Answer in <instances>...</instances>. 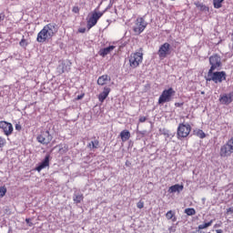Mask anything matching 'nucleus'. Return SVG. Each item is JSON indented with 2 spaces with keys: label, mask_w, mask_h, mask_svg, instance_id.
<instances>
[{
  "label": "nucleus",
  "mask_w": 233,
  "mask_h": 233,
  "mask_svg": "<svg viewBox=\"0 0 233 233\" xmlns=\"http://www.w3.org/2000/svg\"><path fill=\"white\" fill-rule=\"evenodd\" d=\"M57 34V25L56 23H49L46 25L43 29L37 34V43H46Z\"/></svg>",
  "instance_id": "nucleus-1"
},
{
  "label": "nucleus",
  "mask_w": 233,
  "mask_h": 233,
  "mask_svg": "<svg viewBox=\"0 0 233 233\" xmlns=\"http://www.w3.org/2000/svg\"><path fill=\"white\" fill-rule=\"evenodd\" d=\"M105 12H106V10L101 12L97 11V9H95L92 12L91 16L87 20L88 30H90V28H94V26L97 25V22L99 21V19H101V17H103Z\"/></svg>",
  "instance_id": "nucleus-2"
},
{
  "label": "nucleus",
  "mask_w": 233,
  "mask_h": 233,
  "mask_svg": "<svg viewBox=\"0 0 233 233\" xmlns=\"http://www.w3.org/2000/svg\"><path fill=\"white\" fill-rule=\"evenodd\" d=\"M206 81H214L216 84L223 83V81H227V73L225 71H212V73L208 75V72Z\"/></svg>",
  "instance_id": "nucleus-3"
},
{
  "label": "nucleus",
  "mask_w": 233,
  "mask_h": 233,
  "mask_svg": "<svg viewBox=\"0 0 233 233\" xmlns=\"http://www.w3.org/2000/svg\"><path fill=\"white\" fill-rule=\"evenodd\" d=\"M174 96H176V91L174 90V88L169 87L168 89H165L158 98V105H165V103H170Z\"/></svg>",
  "instance_id": "nucleus-4"
},
{
  "label": "nucleus",
  "mask_w": 233,
  "mask_h": 233,
  "mask_svg": "<svg viewBox=\"0 0 233 233\" xmlns=\"http://www.w3.org/2000/svg\"><path fill=\"white\" fill-rule=\"evenodd\" d=\"M190 132H192L190 124H179L177 130V139H185V137H188Z\"/></svg>",
  "instance_id": "nucleus-5"
},
{
  "label": "nucleus",
  "mask_w": 233,
  "mask_h": 233,
  "mask_svg": "<svg viewBox=\"0 0 233 233\" xmlns=\"http://www.w3.org/2000/svg\"><path fill=\"white\" fill-rule=\"evenodd\" d=\"M209 65L211 66L208 70V76H210L214 70H219V68L222 66L221 56L218 54H214L209 56Z\"/></svg>",
  "instance_id": "nucleus-6"
},
{
  "label": "nucleus",
  "mask_w": 233,
  "mask_h": 233,
  "mask_svg": "<svg viewBox=\"0 0 233 233\" xmlns=\"http://www.w3.org/2000/svg\"><path fill=\"white\" fill-rule=\"evenodd\" d=\"M147 26H148V23L145 21V18L138 17L135 21L133 32H135L137 35H139L140 34H143V32H145V28H147Z\"/></svg>",
  "instance_id": "nucleus-7"
},
{
  "label": "nucleus",
  "mask_w": 233,
  "mask_h": 233,
  "mask_svg": "<svg viewBox=\"0 0 233 233\" xmlns=\"http://www.w3.org/2000/svg\"><path fill=\"white\" fill-rule=\"evenodd\" d=\"M233 154V139H229L220 147V157H230Z\"/></svg>",
  "instance_id": "nucleus-8"
},
{
  "label": "nucleus",
  "mask_w": 233,
  "mask_h": 233,
  "mask_svg": "<svg viewBox=\"0 0 233 233\" xmlns=\"http://www.w3.org/2000/svg\"><path fill=\"white\" fill-rule=\"evenodd\" d=\"M143 63V53H132L129 56V66L131 68H137Z\"/></svg>",
  "instance_id": "nucleus-9"
},
{
  "label": "nucleus",
  "mask_w": 233,
  "mask_h": 233,
  "mask_svg": "<svg viewBox=\"0 0 233 233\" xmlns=\"http://www.w3.org/2000/svg\"><path fill=\"white\" fill-rule=\"evenodd\" d=\"M0 129L3 130L5 136H12L14 134V126L6 121H0Z\"/></svg>",
  "instance_id": "nucleus-10"
},
{
  "label": "nucleus",
  "mask_w": 233,
  "mask_h": 233,
  "mask_svg": "<svg viewBox=\"0 0 233 233\" xmlns=\"http://www.w3.org/2000/svg\"><path fill=\"white\" fill-rule=\"evenodd\" d=\"M38 143H41L42 145H48L50 141H52L53 137L52 135H50V131H43L37 137H36Z\"/></svg>",
  "instance_id": "nucleus-11"
},
{
  "label": "nucleus",
  "mask_w": 233,
  "mask_h": 233,
  "mask_svg": "<svg viewBox=\"0 0 233 233\" xmlns=\"http://www.w3.org/2000/svg\"><path fill=\"white\" fill-rule=\"evenodd\" d=\"M171 49H170V44L168 43H164L162 46H160L158 49V56L160 59H165L167 56H170L171 54Z\"/></svg>",
  "instance_id": "nucleus-12"
},
{
  "label": "nucleus",
  "mask_w": 233,
  "mask_h": 233,
  "mask_svg": "<svg viewBox=\"0 0 233 233\" xmlns=\"http://www.w3.org/2000/svg\"><path fill=\"white\" fill-rule=\"evenodd\" d=\"M46 167H50V155H46L45 157V159L38 164V166L35 167V170L37 172H41V170H43V168H46Z\"/></svg>",
  "instance_id": "nucleus-13"
},
{
  "label": "nucleus",
  "mask_w": 233,
  "mask_h": 233,
  "mask_svg": "<svg viewBox=\"0 0 233 233\" xmlns=\"http://www.w3.org/2000/svg\"><path fill=\"white\" fill-rule=\"evenodd\" d=\"M232 97H233L232 93H229L228 95L224 94L223 96H220L219 101L222 105H230V103H232Z\"/></svg>",
  "instance_id": "nucleus-14"
},
{
  "label": "nucleus",
  "mask_w": 233,
  "mask_h": 233,
  "mask_svg": "<svg viewBox=\"0 0 233 233\" xmlns=\"http://www.w3.org/2000/svg\"><path fill=\"white\" fill-rule=\"evenodd\" d=\"M110 87H104V90L102 93L98 95V100L100 103H104L105 99L108 97V94H110Z\"/></svg>",
  "instance_id": "nucleus-15"
},
{
  "label": "nucleus",
  "mask_w": 233,
  "mask_h": 233,
  "mask_svg": "<svg viewBox=\"0 0 233 233\" xmlns=\"http://www.w3.org/2000/svg\"><path fill=\"white\" fill-rule=\"evenodd\" d=\"M116 48V46H109L107 47L102 48L99 50L98 55L101 56V57H105L106 56H108L110 52H112Z\"/></svg>",
  "instance_id": "nucleus-16"
},
{
  "label": "nucleus",
  "mask_w": 233,
  "mask_h": 233,
  "mask_svg": "<svg viewBox=\"0 0 233 233\" xmlns=\"http://www.w3.org/2000/svg\"><path fill=\"white\" fill-rule=\"evenodd\" d=\"M183 188H184L183 185L176 184V185L171 186L168 188V192H169V194H176V192H177L179 194V192H183Z\"/></svg>",
  "instance_id": "nucleus-17"
},
{
  "label": "nucleus",
  "mask_w": 233,
  "mask_h": 233,
  "mask_svg": "<svg viewBox=\"0 0 233 233\" xmlns=\"http://www.w3.org/2000/svg\"><path fill=\"white\" fill-rule=\"evenodd\" d=\"M107 81H110V76H108V75H103L98 77L97 85L104 86V85H106Z\"/></svg>",
  "instance_id": "nucleus-18"
},
{
  "label": "nucleus",
  "mask_w": 233,
  "mask_h": 233,
  "mask_svg": "<svg viewBox=\"0 0 233 233\" xmlns=\"http://www.w3.org/2000/svg\"><path fill=\"white\" fill-rule=\"evenodd\" d=\"M85 199V197L83 196V193L81 192H75L73 195V201L78 205V203H81Z\"/></svg>",
  "instance_id": "nucleus-19"
},
{
  "label": "nucleus",
  "mask_w": 233,
  "mask_h": 233,
  "mask_svg": "<svg viewBox=\"0 0 233 233\" xmlns=\"http://www.w3.org/2000/svg\"><path fill=\"white\" fill-rule=\"evenodd\" d=\"M120 137L122 141H128L130 139V131L123 130L120 133Z\"/></svg>",
  "instance_id": "nucleus-20"
},
{
  "label": "nucleus",
  "mask_w": 233,
  "mask_h": 233,
  "mask_svg": "<svg viewBox=\"0 0 233 233\" xmlns=\"http://www.w3.org/2000/svg\"><path fill=\"white\" fill-rule=\"evenodd\" d=\"M70 70V66H66V64H62L58 66L59 74H65V72H68Z\"/></svg>",
  "instance_id": "nucleus-21"
},
{
  "label": "nucleus",
  "mask_w": 233,
  "mask_h": 233,
  "mask_svg": "<svg viewBox=\"0 0 233 233\" xmlns=\"http://www.w3.org/2000/svg\"><path fill=\"white\" fill-rule=\"evenodd\" d=\"M166 218L167 219H172L173 223L177 221L176 214L172 210H169L166 213Z\"/></svg>",
  "instance_id": "nucleus-22"
},
{
  "label": "nucleus",
  "mask_w": 233,
  "mask_h": 233,
  "mask_svg": "<svg viewBox=\"0 0 233 233\" xmlns=\"http://www.w3.org/2000/svg\"><path fill=\"white\" fill-rule=\"evenodd\" d=\"M212 223H214V220H210L209 222H205L204 224L198 225V230H205V228L212 227Z\"/></svg>",
  "instance_id": "nucleus-23"
},
{
  "label": "nucleus",
  "mask_w": 233,
  "mask_h": 233,
  "mask_svg": "<svg viewBox=\"0 0 233 233\" xmlns=\"http://www.w3.org/2000/svg\"><path fill=\"white\" fill-rule=\"evenodd\" d=\"M195 136H197V137H199L200 139H205L207 137V134H205V132L201 129H198L195 130Z\"/></svg>",
  "instance_id": "nucleus-24"
},
{
  "label": "nucleus",
  "mask_w": 233,
  "mask_h": 233,
  "mask_svg": "<svg viewBox=\"0 0 233 233\" xmlns=\"http://www.w3.org/2000/svg\"><path fill=\"white\" fill-rule=\"evenodd\" d=\"M187 216H196V209L194 208H187L185 209Z\"/></svg>",
  "instance_id": "nucleus-25"
},
{
  "label": "nucleus",
  "mask_w": 233,
  "mask_h": 233,
  "mask_svg": "<svg viewBox=\"0 0 233 233\" xmlns=\"http://www.w3.org/2000/svg\"><path fill=\"white\" fill-rule=\"evenodd\" d=\"M224 0H213L214 8H221Z\"/></svg>",
  "instance_id": "nucleus-26"
},
{
  "label": "nucleus",
  "mask_w": 233,
  "mask_h": 233,
  "mask_svg": "<svg viewBox=\"0 0 233 233\" xmlns=\"http://www.w3.org/2000/svg\"><path fill=\"white\" fill-rule=\"evenodd\" d=\"M20 46H22L23 48H26L28 46V42L26 41V39H25V36H23V38L21 39V41L19 42Z\"/></svg>",
  "instance_id": "nucleus-27"
},
{
  "label": "nucleus",
  "mask_w": 233,
  "mask_h": 233,
  "mask_svg": "<svg viewBox=\"0 0 233 233\" xmlns=\"http://www.w3.org/2000/svg\"><path fill=\"white\" fill-rule=\"evenodd\" d=\"M6 196V187L2 186L0 187V199L1 198H5Z\"/></svg>",
  "instance_id": "nucleus-28"
},
{
  "label": "nucleus",
  "mask_w": 233,
  "mask_h": 233,
  "mask_svg": "<svg viewBox=\"0 0 233 233\" xmlns=\"http://www.w3.org/2000/svg\"><path fill=\"white\" fill-rule=\"evenodd\" d=\"M90 145H92V148H98L99 147V140L91 141V143L89 144V147H90Z\"/></svg>",
  "instance_id": "nucleus-29"
},
{
  "label": "nucleus",
  "mask_w": 233,
  "mask_h": 233,
  "mask_svg": "<svg viewBox=\"0 0 233 233\" xmlns=\"http://www.w3.org/2000/svg\"><path fill=\"white\" fill-rule=\"evenodd\" d=\"M5 145H6V139L0 137V148H3V147H5Z\"/></svg>",
  "instance_id": "nucleus-30"
},
{
  "label": "nucleus",
  "mask_w": 233,
  "mask_h": 233,
  "mask_svg": "<svg viewBox=\"0 0 233 233\" xmlns=\"http://www.w3.org/2000/svg\"><path fill=\"white\" fill-rule=\"evenodd\" d=\"M72 12L74 14H79V6L77 5L73 6Z\"/></svg>",
  "instance_id": "nucleus-31"
},
{
  "label": "nucleus",
  "mask_w": 233,
  "mask_h": 233,
  "mask_svg": "<svg viewBox=\"0 0 233 233\" xmlns=\"http://www.w3.org/2000/svg\"><path fill=\"white\" fill-rule=\"evenodd\" d=\"M5 13H0V25L5 21Z\"/></svg>",
  "instance_id": "nucleus-32"
},
{
  "label": "nucleus",
  "mask_w": 233,
  "mask_h": 233,
  "mask_svg": "<svg viewBox=\"0 0 233 233\" xmlns=\"http://www.w3.org/2000/svg\"><path fill=\"white\" fill-rule=\"evenodd\" d=\"M137 208H143L145 207V203L142 201L137 202Z\"/></svg>",
  "instance_id": "nucleus-33"
},
{
  "label": "nucleus",
  "mask_w": 233,
  "mask_h": 233,
  "mask_svg": "<svg viewBox=\"0 0 233 233\" xmlns=\"http://www.w3.org/2000/svg\"><path fill=\"white\" fill-rule=\"evenodd\" d=\"M31 221H32V219L25 218V222L28 224V227H33L34 226V223H32Z\"/></svg>",
  "instance_id": "nucleus-34"
},
{
  "label": "nucleus",
  "mask_w": 233,
  "mask_h": 233,
  "mask_svg": "<svg viewBox=\"0 0 233 233\" xmlns=\"http://www.w3.org/2000/svg\"><path fill=\"white\" fill-rule=\"evenodd\" d=\"M138 121L139 123H145V121H147V116H139Z\"/></svg>",
  "instance_id": "nucleus-35"
},
{
  "label": "nucleus",
  "mask_w": 233,
  "mask_h": 233,
  "mask_svg": "<svg viewBox=\"0 0 233 233\" xmlns=\"http://www.w3.org/2000/svg\"><path fill=\"white\" fill-rule=\"evenodd\" d=\"M175 106H177V108H181V106H183V102H181V103L176 102Z\"/></svg>",
  "instance_id": "nucleus-36"
},
{
  "label": "nucleus",
  "mask_w": 233,
  "mask_h": 233,
  "mask_svg": "<svg viewBox=\"0 0 233 233\" xmlns=\"http://www.w3.org/2000/svg\"><path fill=\"white\" fill-rule=\"evenodd\" d=\"M78 32H79L80 34H85V32H86V28L81 27V28L78 29Z\"/></svg>",
  "instance_id": "nucleus-37"
},
{
  "label": "nucleus",
  "mask_w": 233,
  "mask_h": 233,
  "mask_svg": "<svg viewBox=\"0 0 233 233\" xmlns=\"http://www.w3.org/2000/svg\"><path fill=\"white\" fill-rule=\"evenodd\" d=\"M233 214V207L227 209V214Z\"/></svg>",
  "instance_id": "nucleus-38"
},
{
  "label": "nucleus",
  "mask_w": 233,
  "mask_h": 233,
  "mask_svg": "<svg viewBox=\"0 0 233 233\" xmlns=\"http://www.w3.org/2000/svg\"><path fill=\"white\" fill-rule=\"evenodd\" d=\"M21 128H22V127H21V125H19V124H16V125H15V130H18V131H19V130H21Z\"/></svg>",
  "instance_id": "nucleus-39"
},
{
  "label": "nucleus",
  "mask_w": 233,
  "mask_h": 233,
  "mask_svg": "<svg viewBox=\"0 0 233 233\" xmlns=\"http://www.w3.org/2000/svg\"><path fill=\"white\" fill-rule=\"evenodd\" d=\"M216 232L217 233H223V229H217Z\"/></svg>",
  "instance_id": "nucleus-40"
},
{
  "label": "nucleus",
  "mask_w": 233,
  "mask_h": 233,
  "mask_svg": "<svg viewBox=\"0 0 233 233\" xmlns=\"http://www.w3.org/2000/svg\"><path fill=\"white\" fill-rule=\"evenodd\" d=\"M169 230H170V231H173V232H175V231H176V229H174V228H173V227L169 228Z\"/></svg>",
  "instance_id": "nucleus-41"
},
{
  "label": "nucleus",
  "mask_w": 233,
  "mask_h": 233,
  "mask_svg": "<svg viewBox=\"0 0 233 233\" xmlns=\"http://www.w3.org/2000/svg\"><path fill=\"white\" fill-rule=\"evenodd\" d=\"M77 99H83V96H78Z\"/></svg>",
  "instance_id": "nucleus-42"
},
{
  "label": "nucleus",
  "mask_w": 233,
  "mask_h": 233,
  "mask_svg": "<svg viewBox=\"0 0 233 233\" xmlns=\"http://www.w3.org/2000/svg\"><path fill=\"white\" fill-rule=\"evenodd\" d=\"M231 40L233 41V33H232V35H231Z\"/></svg>",
  "instance_id": "nucleus-43"
},
{
  "label": "nucleus",
  "mask_w": 233,
  "mask_h": 233,
  "mask_svg": "<svg viewBox=\"0 0 233 233\" xmlns=\"http://www.w3.org/2000/svg\"><path fill=\"white\" fill-rule=\"evenodd\" d=\"M140 134H143V135H144V134H145V131H144V132H140Z\"/></svg>",
  "instance_id": "nucleus-44"
},
{
  "label": "nucleus",
  "mask_w": 233,
  "mask_h": 233,
  "mask_svg": "<svg viewBox=\"0 0 233 233\" xmlns=\"http://www.w3.org/2000/svg\"><path fill=\"white\" fill-rule=\"evenodd\" d=\"M126 165H128V162H126Z\"/></svg>",
  "instance_id": "nucleus-45"
},
{
  "label": "nucleus",
  "mask_w": 233,
  "mask_h": 233,
  "mask_svg": "<svg viewBox=\"0 0 233 233\" xmlns=\"http://www.w3.org/2000/svg\"><path fill=\"white\" fill-rule=\"evenodd\" d=\"M171 1H176V0H171Z\"/></svg>",
  "instance_id": "nucleus-46"
},
{
  "label": "nucleus",
  "mask_w": 233,
  "mask_h": 233,
  "mask_svg": "<svg viewBox=\"0 0 233 233\" xmlns=\"http://www.w3.org/2000/svg\"><path fill=\"white\" fill-rule=\"evenodd\" d=\"M230 139H233V137H231Z\"/></svg>",
  "instance_id": "nucleus-47"
},
{
  "label": "nucleus",
  "mask_w": 233,
  "mask_h": 233,
  "mask_svg": "<svg viewBox=\"0 0 233 233\" xmlns=\"http://www.w3.org/2000/svg\"><path fill=\"white\" fill-rule=\"evenodd\" d=\"M154 1H157V0H154Z\"/></svg>",
  "instance_id": "nucleus-48"
}]
</instances>
